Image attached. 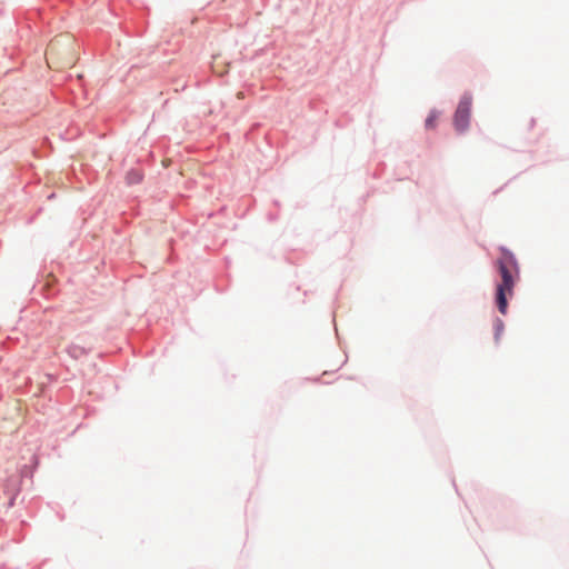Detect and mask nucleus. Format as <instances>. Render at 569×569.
<instances>
[{"label":"nucleus","mask_w":569,"mask_h":569,"mask_svg":"<svg viewBox=\"0 0 569 569\" xmlns=\"http://www.w3.org/2000/svg\"><path fill=\"white\" fill-rule=\"evenodd\" d=\"M496 267L501 278L496 288V305L500 313L506 315L508 297L513 296L519 279V267L515 256L506 249H501V257L496 261Z\"/></svg>","instance_id":"obj_1"},{"label":"nucleus","mask_w":569,"mask_h":569,"mask_svg":"<svg viewBox=\"0 0 569 569\" xmlns=\"http://www.w3.org/2000/svg\"><path fill=\"white\" fill-rule=\"evenodd\" d=\"M49 68L61 70L76 63V43L68 34H60L52 39L46 51Z\"/></svg>","instance_id":"obj_2"},{"label":"nucleus","mask_w":569,"mask_h":569,"mask_svg":"<svg viewBox=\"0 0 569 569\" xmlns=\"http://www.w3.org/2000/svg\"><path fill=\"white\" fill-rule=\"evenodd\" d=\"M472 100L470 96H463L455 112L453 123L459 132H463L469 127Z\"/></svg>","instance_id":"obj_3"},{"label":"nucleus","mask_w":569,"mask_h":569,"mask_svg":"<svg viewBox=\"0 0 569 569\" xmlns=\"http://www.w3.org/2000/svg\"><path fill=\"white\" fill-rule=\"evenodd\" d=\"M212 70L213 72L222 76L227 72V68L224 67V61L221 56H214L212 61Z\"/></svg>","instance_id":"obj_4"},{"label":"nucleus","mask_w":569,"mask_h":569,"mask_svg":"<svg viewBox=\"0 0 569 569\" xmlns=\"http://www.w3.org/2000/svg\"><path fill=\"white\" fill-rule=\"evenodd\" d=\"M440 113L438 111H431L426 119L425 126L427 129H433L439 120Z\"/></svg>","instance_id":"obj_5"},{"label":"nucleus","mask_w":569,"mask_h":569,"mask_svg":"<svg viewBox=\"0 0 569 569\" xmlns=\"http://www.w3.org/2000/svg\"><path fill=\"white\" fill-rule=\"evenodd\" d=\"M126 179L129 184L138 183L142 180V174L140 171L132 170V171L128 172Z\"/></svg>","instance_id":"obj_6"},{"label":"nucleus","mask_w":569,"mask_h":569,"mask_svg":"<svg viewBox=\"0 0 569 569\" xmlns=\"http://www.w3.org/2000/svg\"><path fill=\"white\" fill-rule=\"evenodd\" d=\"M503 331V322L500 319H496L495 321V337L496 340L499 339L500 335Z\"/></svg>","instance_id":"obj_7"}]
</instances>
